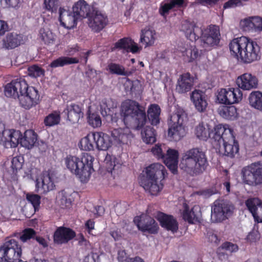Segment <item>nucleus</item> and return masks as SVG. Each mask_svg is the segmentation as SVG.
<instances>
[{"label":"nucleus","instance_id":"6e6552de","mask_svg":"<svg viewBox=\"0 0 262 262\" xmlns=\"http://www.w3.org/2000/svg\"><path fill=\"white\" fill-rule=\"evenodd\" d=\"M111 137L113 141L105 133L101 132H93V139L96 148L100 150H106L111 146L113 142L116 145L127 143L133 136L129 128L124 127L112 130Z\"/></svg>","mask_w":262,"mask_h":262},{"label":"nucleus","instance_id":"de8ad7c7","mask_svg":"<svg viewBox=\"0 0 262 262\" xmlns=\"http://www.w3.org/2000/svg\"><path fill=\"white\" fill-rule=\"evenodd\" d=\"M60 120V114L59 112L54 111L48 115L44 120L46 126H52L58 124Z\"/></svg>","mask_w":262,"mask_h":262},{"label":"nucleus","instance_id":"7ed1b4c3","mask_svg":"<svg viewBox=\"0 0 262 262\" xmlns=\"http://www.w3.org/2000/svg\"><path fill=\"white\" fill-rule=\"evenodd\" d=\"M205 151L201 148L195 147L185 151L181 159L180 168L190 176L203 173L208 166Z\"/></svg>","mask_w":262,"mask_h":262},{"label":"nucleus","instance_id":"20e7f679","mask_svg":"<svg viewBox=\"0 0 262 262\" xmlns=\"http://www.w3.org/2000/svg\"><path fill=\"white\" fill-rule=\"evenodd\" d=\"M213 146L219 148L221 154L233 158L238 153L239 146L233 135V131L228 125H217L213 134Z\"/></svg>","mask_w":262,"mask_h":262},{"label":"nucleus","instance_id":"9d476101","mask_svg":"<svg viewBox=\"0 0 262 262\" xmlns=\"http://www.w3.org/2000/svg\"><path fill=\"white\" fill-rule=\"evenodd\" d=\"M21 248L14 239L6 241L0 247V262H26L20 259Z\"/></svg>","mask_w":262,"mask_h":262},{"label":"nucleus","instance_id":"aec40b11","mask_svg":"<svg viewBox=\"0 0 262 262\" xmlns=\"http://www.w3.org/2000/svg\"><path fill=\"white\" fill-rule=\"evenodd\" d=\"M194 85V77L189 73L181 75L176 84V91L179 94H185L191 91Z\"/></svg>","mask_w":262,"mask_h":262},{"label":"nucleus","instance_id":"f257e3e1","mask_svg":"<svg viewBox=\"0 0 262 262\" xmlns=\"http://www.w3.org/2000/svg\"><path fill=\"white\" fill-rule=\"evenodd\" d=\"M5 94L8 97L18 98L20 104L29 109L37 103L39 100L38 91L33 86H29L22 78L13 80L5 88Z\"/></svg>","mask_w":262,"mask_h":262},{"label":"nucleus","instance_id":"774afa93","mask_svg":"<svg viewBox=\"0 0 262 262\" xmlns=\"http://www.w3.org/2000/svg\"><path fill=\"white\" fill-rule=\"evenodd\" d=\"M118 260L119 262H124V261L127 262V261H129V259H130V258L126 257V253L123 250L119 251L118 252Z\"/></svg>","mask_w":262,"mask_h":262},{"label":"nucleus","instance_id":"864d4df0","mask_svg":"<svg viewBox=\"0 0 262 262\" xmlns=\"http://www.w3.org/2000/svg\"><path fill=\"white\" fill-rule=\"evenodd\" d=\"M45 71L40 67L34 65L28 69V74L31 77L36 78L44 75Z\"/></svg>","mask_w":262,"mask_h":262},{"label":"nucleus","instance_id":"1a4fd4ad","mask_svg":"<svg viewBox=\"0 0 262 262\" xmlns=\"http://www.w3.org/2000/svg\"><path fill=\"white\" fill-rule=\"evenodd\" d=\"M186 118V114L184 110L175 106L168 123V136L173 140L179 141L185 136L186 131L183 123Z\"/></svg>","mask_w":262,"mask_h":262},{"label":"nucleus","instance_id":"a19ab883","mask_svg":"<svg viewBox=\"0 0 262 262\" xmlns=\"http://www.w3.org/2000/svg\"><path fill=\"white\" fill-rule=\"evenodd\" d=\"M141 134L142 139L145 143L152 144L156 142L155 130L151 126H145L142 129Z\"/></svg>","mask_w":262,"mask_h":262},{"label":"nucleus","instance_id":"f3484780","mask_svg":"<svg viewBox=\"0 0 262 262\" xmlns=\"http://www.w3.org/2000/svg\"><path fill=\"white\" fill-rule=\"evenodd\" d=\"M190 98L197 111L200 113L206 111L208 102L207 96L204 92L195 89L190 93Z\"/></svg>","mask_w":262,"mask_h":262},{"label":"nucleus","instance_id":"a18cd8bd","mask_svg":"<svg viewBox=\"0 0 262 262\" xmlns=\"http://www.w3.org/2000/svg\"><path fill=\"white\" fill-rule=\"evenodd\" d=\"M106 69L112 74L125 76H128L130 74V72L125 70L123 66L114 62L109 63L107 66Z\"/></svg>","mask_w":262,"mask_h":262},{"label":"nucleus","instance_id":"8fccbe9b","mask_svg":"<svg viewBox=\"0 0 262 262\" xmlns=\"http://www.w3.org/2000/svg\"><path fill=\"white\" fill-rule=\"evenodd\" d=\"M58 203L62 208H69L72 203V200L68 198L63 191L59 193L58 195Z\"/></svg>","mask_w":262,"mask_h":262},{"label":"nucleus","instance_id":"49530a36","mask_svg":"<svg viewBox=\"0 0 262 262\" xmlns=\"http://www.w3.org/2000/svg\"><path fill=\"white\" fill-rule=\"evenodd\" d=\"M183 56H186L187 57V60L189 62L192 61L196 59L199 56V53L197 49L192 45L190 46L189 48H183L180 49Z\"/></svg>","mask_w":262,"mask_h":262},{"label":"nucleus","instance_id":"5701e85b","mask_svg":"<svg viewBox=\"0 0 262 262\" xmlns=\"http://www.w3.org/2000/svg\"><path fill=\"white\" fill-rule=\"evenodd\" d=\"M236 83L239 89L250 91L257 88L258 80L255 76L247 73L239 76L236 80Z\"/></svg>","mask_w":262,"mask_h":262},{"label":"nucleus","instance_id":"b1692460","mask_svg":"<svg viewBox=\"0 0 262 262\" xmlns=\"http://www.w3.org/2000/svg\"><path fill=\"white\" fill-rule=\"evenodd\" d=\"M163 179H144L141 185L144 190L151 195H157L163 189V183L161 182Z\"/></svg>","mask_w":262,"mask_h":262},{"label":"nucleus","instance_id":"39448f33","mask_svg":"<svg viewBox=\"0 0 262 262\" xmlns=\"http://www.w3.org/2000/svg\"><path fill=\"white\" fill-rule=\"evenodd\" d=\"M120 113L126 126L139 129L146 122L145 108L135 100L127 99L122 102ZM125 127L129 128L128 126Z\"/></svg>","mask_w":262,"mask_h":262},{"label":"nucleus","instance_id":"3c124183","mask_svg":"<svg viewBox=\"0 0 262 262\" xmlns=\"http://www.w3.org/2000/svg\"><path fill=\"white\" fill-rule=\"evenodd\" d=\"M261 202V201L258 198H254L248 199L245 204L249 211L253 214V213H255V211H256Z\"/></svg>","mask_w":262,"mask_h":262},{"label":"nucleus","instance_id":"0e129e2a","mask_svg":"<svg viewBox=\"0 0 262 262\" xmlns=\"http://www.w3.org/2000/svg\"><path fill=\"white\" fill-rule=\"evenodd\" d=\"M44 8L51 12H53L56 9V6L55 0H44Z\"/></svg>","mask_w":262,"mask_h":262},{"label":"nucleus","instance_id":"ea45409f","mask_svg":"<svg viewBox=\"0 0 262 262\" xmlns=\"http://www.w3.org/2000/svg\"><path fill=\"white\" fill-rule=\"evenodd\" d=\"M250 105L260 112H262V93L259 91L251 92L249 96Z\"/></svg>","mask_w":262,"mask_h":262},{"label":"nucleus","instance_id":"bf43d9fd","mask_svg":"<svg viewBox=\"0 0 262 262\" xmlns=\"http://www.w3.org/2000/svg\"><path fill=\"white\" fill-rule=\"evenodd\" d=\"M221 248L230 252H235L238 250V247L236 244L230 242L224 243L222 244Z\"/></svg>","mask_w":262,"mask_h":262},{"label":"nucleus","instance_id":"4468645a","mask_svg":"<svg viewBox=\"0 0 262 262\" xmlns=\"http://www.w3.org/2000/svg\"><path fill=\"white\" fill-rule=\"evenodd\" d=\"M201 35L204 48L214 47L219 43L220 32L217 26L210 25L204 30H201Z\"/></svg>","mask_w":262,"mask_h":262},{"label":"nucleus","instance_id":"cd10ccee","mask_svg":"<svg viewBox=\"0 0 262 262\" xmlns=\"http://www.w3.org/2000/svg\"><path fill=\"white\" fill-rule=\"evenodd\" d=\"M59 13V21L62 26L71 28L77 25V21L79 19L76 17L73 12L72 13L64 8H60Z\"/></svg>","mask_w":262,"mask_h":262},{"label":"nucleus","instance_id":"0eeeda50","mask_svg":"<svg viewBox=\"0 0 262 262\" xmlns=\"http://www.w3.org/2000/svg\"><path fill=\"white\" fill-rule=\"evenodd\" d=\"M37 140V134L31 129L27 130L23 136L19 130L5 129L1 137V143L6 148L15 147L19 143L21 146L31 149Z\"/></svg>","mask_w":262,"mask_h":262},{"label":"nucleus","instance_id":"37998d69","mask_svg":"<svg viewBox=\"0 0 262 262\" xmlns=\"http://www.w3.org/2000/svg\"><path fill=\"white\" fill-rule=\"evenodd\" d=\"M79 62L77 58L62 56L53 60L50 64L52 68L63 67L66 65L77 63Z\"/></svg>","mask_w":262,"mask_h":262},{"label":"nucleus","instance_id":"412c9836","mask_svg":"<svg viewBox=\"0 0 262 262\" xmlns=\"http://www.w3.org/2000/svg\"><path fill=\"white\" fill-rule=\"evenodd\" d=\"M240 26L245 31L260 32L262 31V18L258 16L245 18L241 20Z\"/></svg>","mask_w":262,"mask_h":262},{"label":"nucleus","instance_id":"6ab92c4d","mask_svg":"<svg viewBox=\"0 0 262 262\" xmlns=\"http://www.w3.org/2000/svg\"><path fill=\"white\" fill-rule=\"evenodd\" d=\"M121 50L123 52H131L133 54L139 53L142 47L138 45L134 40L128 37H124L119 39L114 45L113 50Z\"/></svg>","mask_w":262,"mask_h":262},{"label":"nucleus","instance_id":"9b49d317","mask_svg":"<svg viewBox=\"0 0 262 262\" xmlns=\"http://www.w3.org/2000/svg\"><path fill=\"white\" fill-rule=\"evenodd\" d=\"M242 180L245 184L256 186L262 184V162H257L243 167Z\"/></svg>","mask_w":262,"mask_h":262},{"label":"nucleus","instance_id":"393cba45","mask_svg":"<svg viewBox=\"0 0 262 262\" xmlns=\"http://www.w3.org/2000/svg\"><path fill=\"white\" fill-rule=\"evenodd\" d=\"M75 236V232L71 229L60 227L56 229L54 233V239L55 242L57 244H66Z\"/></svg>","mask_w":262,"mask_h":262},{"label":"nucleus","instance_id":"c85d7f7f","mask_svg":"<svg viewBox=\"0 0 262 262\" xmlns=\"http://www.w3.org/2000/svg\"><path fill=\"white\" fill-rule=\"evenodd\" d=\"M157 219L160 223L161 226L172 232H176L178 229L177 221L171 215H168L162 212H158L156 215Z\"/></svg>","mask_w":262,"mask_h":262},{"label":"nucleus","instance_id":"c03bdc74","mask_svg":"<svg viewBox=\"0 0 262 262\" xmlns=\"http://www.w3.org/2000/svg\"><path fill=\"white\" fill-rule=\"evenodd\" d=\"M116 158L115 156L107 154L104 160V164L106 170L113 174V171L118 169L120 167L119 163L116 162Z\"/></svg>","mask_w":262,"mask_h":262},{"label":"nucleus","instance_id":"2eb2a0df","mask_svg":"<svg viewBox=\"0 0 262 262\" xmlns=\"http://www.w3.org/2000/svg\"><path fill=\"white\" fill-rule=\"evenodd\" d=\"M134 222L139 230L147 231L150 233H157L159 228L158 224L154 219L145 214L136 216L134 219Z\"/></svg>","mask_w":262,"mask_h":262},{"label":"nucleus","instance_id":"f704fd0d","mask_svg":"<svg viewBox=\"0 0 262 262\" xmlns=\"http://www.w3.org/2000/svg\"><path fill=\"white\" fill-rule=\"evenodd\" d=\"M156 40V32L154 30L149 28L142 30L140 34V42L147 47L153 45Z\"/></svg>","mask_w":262,"mask_h":262},{"label":"nucleus","instance_id":"69168bd1","mask_svg":"<svg viewBox=\"0 0 262 262\" xmlns=\"http://www.w3.org/2000/svg\"><path fill=\"white\" fill-rule=\"evenodd\" d=\"M79 51V47L77 45H74L72 46H69L66 51V52L68 55L72 56L73 55Z\"/></svg>","mask_w":262,"mask_h":262},{"label":"nucleus","instance_id":"ddd939ff","mask_svg":"<svg viewBox=\"0 0 262 262\" xmlns=\"http://www.w3.org/2000/svg\"><path fill=\"white\" fill-rule=\"evenodd\" d=\"M242 98L243 93L238 88L222 89L218 92L217 95V100L223 104L237 103Z\"/></svg>","mask_w":262,"mask_h":262},{"label":"nucleus","instance_id":"338daca9","mask_svg":"<svg viewBox=\"0 0 262 262\" xmlns=\"http://www.w3.org/2000/svg\"><path fill=\"white\" fill-rule=\"evenodd\" d=\"M216 193V191H214L212 189H209L201 190L198 192V194H199V195H202L206 198H208L210 196H211L212 194H214Z\"/></svg>","mask_w":262,"mask_h":262},{"label":"nucleus","instance_id":"79ce46f5","mask_svg":"<svg viewBox=\"0 0 262 262\" xmlns=\"http://www.w3.org/2000/svg\"><path fill=\"white\" fill-rule=\"evenodd\" d=\"M93 133L88 134L82 138L78 143V146L81 150L84 151H91L94 149L93 143Z\"/></svg>","mask_w":262,"mask_h":262},{"label":"nucleus","instance_id":"a878e982","mask_svg":"<svg viewBox=\"0 0 262 262\" xmlns=\"http://www.w3.org/2000/svg\"><path fill=\"white\" fill-rule=\"evenodd\" d=\"M217 127V125L214 126L213 129L211 130L207 124L200 123L195 127L194 134L198 138L204 141H206L209 138L213 144L214 143L213 134L215 133Z\"/></svg>","mask_w":262,"mask_h":262},{"label":"nucleus","instance_id":"052dcab7","mask_svg":"<svg viewBox=\"0 0 262 262\" xmlns=\"http://www.w3.org/2000/svg\"><path fill=\"white\" fill-rule=\"evenodd\" d=\"M20 3V0H1L2 6L5 8H16Z\"/></svg>","mask_w":262,"mask_h":262},{"label":"nucleus","instance_id":"f03ea898","mask_svg":"<svg viewBox=\"0 0 262 262\" xmlns=\"http://www.w3.org/2000/svg\"><path fill=\"white\" fill-rule=\"evenodd\" d=\"M229 47L231 54L244 63H250L260 58L259 45L256 41L246 37L242 36L232 39Z\"/></svg>","mask_w":262,"mask_h":262},{"label":"nucleus","instance_id":"7c9ffc66","mask_svg":"<svg viewBox=\"0 0 262 262\" xmlns=\"http://www.w3.org/2000/svg\"><path fill=\"white\" fill-rule=\"evenodd\" d=\"M23 36L15 33H9L3 39L2 47L7 50L14 49L22 43Z\"/></svg>","mask_w":262,"mask_h":262},{"label":"nucleus","instance_id":"dca6fc26","mask_svg":"<svg viewBox=\"0 0 262 262\" xmlns=\"http://www.w3.org/2000/svg\"><path fill=\"white\" fill-rule=\"evenodd\" d=\"M55 187L54 176L52 173L45 172L36 181V190L40 194H46Z\"/></svg>","mask_w":262,"mask_h":262},{"label":"nucleus","instance_id":"4be33fe9","mask_svg":"<svg viewBox=\"0 0 262 262\" xmlns=\"http://www.w3.org/2000/svg\"><path fill=\"white\" fill-rule=\"evenodd\" d=\"M106 16L100 11H96L89 17V26L94 31L99 32L107 24Z\"/></svg>","mask_w":262,"mask_h":262},{"label":"nucleus","instance_id":"4d7b16f0","mask_svg":"<svg viewBox=\"0 0 262 262\" xmlns=\"http://www.w3.org/2000/svg\"><path fill=\"white\" fill-rule=\"evenodd\" d=\"M258 226L255 225L253 230L248 234L247 239L250 242H256L260 239V234L258 230Z\"/></svg>","mask_w":262,"mask_h":262},{"label":"nucleus","instance_id":"5fc2aeb1","mask_svg":"<svg viewBox=\"0 0 262 262\" xmlns=\"http://www.w3.org/2000/svg\"><path fill=\"white\" fill-rule=\"evenodd\" d=\"M26 199L32 205L35 211L38 209L40 203V196L39 195L28 193L26 195Z\"/></svg>","mask_w":262,"mask_h":262},{"label":"nucleus","instance_id":"4c0bfd02","mask_svg":"<svg viewBox=\"0 0 262 262\" xmlns=\"http://www.w3.org/2000/svg\"><path fill=\"white\" fill-rule=\"evenodd\" d=\"M161 108L158 104H151L147 111V115L152 125H156L160 122Z\"/></svg>","mask_w":262,"mask_h":262},{"label":"nucleus","instance_id":"680f3d73","mask_svg":"<svg viewBox=\"0 0 262 262\" xmlns=\"http://www.w3.org/2000/svg\"><path fill=\"white\" fill-rule=\"evenodd\" d=\"M77 240L78 241V245L82 248L88 249L91 247L90 242L84 237L83 234H79L77 236Z\"/></svg>","mask_w":262,"mask_h":262},{"label":"nucleus","instance_id":"e2e57ef3","mask_svg":"<svg viewBox=\"0 0 262 262\" xmlns=\"http://www.w3.org/2000/svg\"><path fill=\"white\" fill-rule=\"evenodd\" d=\"M255 222L262 223V202L260 203V205L257 207L256 211H255V213L252 214Z\"/></svg>","mask_w":262,"mask_h":262},{"label":"nucleus","instance_id":"72a5a7b5","mask_svg":"<svg viewBox=\"0 0 262 262\" xmlns=\"http://www.w3.org/2000/svg\"><path fill=\"white\" fill-rule=\"evenodd\" d=\"M64 112L67 114L69 120L73 123L78 122L80 118L82 116L80 106L74 103L68 105Z\"/></svg>","mask_w":262,"mask_h":262},{"label":"nucleus","instance_id":"c756f323","mask_svg":"<svg viewBox=\"0 0 262 262\" xmlns=\"http://www.w3.org/2000/svg\"><path fill=\"white\" fill-rule=\"evenodd\" d=\"M145 179H164L165 170L164 166L159 163L150 164L145 169Z\"/></svg>","mask_w":262,"mask_h":262},{"label":"nucleus","instance_id":"2f4dec72","mask_svg":"<svg viewBox=\"0 0 262 262\" xmlns=\"http://www.w3.org/2000/svg\"><path fill=\"white\" fill-rule=\"evenodd\" d=\"M184 6V0L164 1L161 3L159 12L161 16L166 18L170 10L180 8Z\"/></svg>","mask_w":262,"mask_h":262},{"label":"nucleus","instance_id":"423d86ee","mask_svg":"<svg viewBox=\"0 0 262 262\" xmlns=\"http://www.w3.org/2000/svg\"><path fill=\"white\" fill-rule=\"evenodd\" d=\"M94 158L89 154L84 153L81 158L69 155L64 159L67 169L75 174L82 182H86L94 171Z\"/></svg>","mask_w":262,"mask_h":262},{"label":"nucleus","instance_id":"f8f14e48","mask_svg":"<svg viewBox=\"0 0 262 262\" xmlns=\"http://www.w3.org/2000/svg\"><path fill=\"white\" fill-rule=\"evenodd\" d=\"M234 206L228 201L219 200L214 201L211 206V219L212 222H221L233 213Z\"/></svg>","mask_w":262,"mask_h":262},{"label":"nucleus","instance_id":"09e8293b","mask_svg":"<svg viewBox=\"0 0 262 262\" xmlns=\"http://www.w3.org/2000/svg\"><path fill=\"white\" fill-rule=\"evenodd\" d=\"M88 122L93 127H98L101 125V120L99 115L97 113H91L90 108L88 111Z\"/></svg>","mask_w":262,"mask_h":262},{"label":"nucleus","instance_id":"bb28decb","mask_svg":"<svg viewBox=\"0 0 262 262\" xmlns=\"http://www.w3.org/2000/svg\"><path fill=\"white\" fill-rule=\"evenodd\" d=\"M178 158V150L168 148L166 150V154L162 158L165 164L174 174L177 172Z\"/></svg>","mask_w":262,"mask_h":262},{"label":"nucleus","instance_id":"13d9d810","mask_svg":"<svg viewBox=\"0 0 262 262\" xmlns=\"http://www.w3.org/2000/svg\"><path fill=\"white\" fill-rule=\"evenodd\" d=\"M12 168L16 170H19L22 168L24 163V158L23 157L16 156L13 158L12 161Z\"/></svg>","mask_w":262,"mask_h":262},{"label":"nucleus","instance_id":"603ef678","mask_svg":"<svg viewBox=\"0 0 262 262\" xmlns=\"http://www.w3.org/2000/svg\"><path fill=\"white\" fill-rule=\"evenodd\" d=\"M36 235L35 231L32 228H26L19 234V238L23 243L33 238Z\"/></svg>","mask_w":262,"mask_h":262},{"label":"nucleus","instance_id":"a211bd4d","mask_svg":"<svg viewBox=\"0 0 262 262\" xmlns=\"http://www.w3.org/2000/svg\"><path fill=\"white\" fill-rule=\"evenodd\" d=\"M180 31L183 32L187 38L192 42L196 41L200 37L201 29L195 25L194 23L187 20L181 23Z\"/></svg>","mask_w":262,"mask_h":262},{"label":"nucleus","instance_id":"c9c22d12","mask_svg":"<svg viewBox=\"0 0 262 262\" xmlns=\"http://www.w3.org/2000/svg\"><path fill=\"white\" fill-rule=\"evenodd\" d=\"M39 37L46 45L49 47L54 45L56 39V35L48 28L40 29Z\"/></svg>","mask_w":262,"mask_h":262},{"label":"nucleus","instance_id":"58836bf2","mask_svg":"<svg viewBox=\"0 0 262 262\" xmlns=\"http://www.w3.org/2000/svg\"><path fill=\"white\" fill-rule=\"evenodd\" d=\"M218 112L221 117L226 119L233 120L237 116L236 108L233 105L221 106L218 108Z\"/></svg>","mask_w":262,"mask_h":262},{"label":"nucleus","instance_id":"e433bc0d","mask_svg":"<svg viewBox=\"0 0 262 262\" xmlns=\"http://www.w3.org/2000/svg\"><path fill=\"white\" fill-rule=\"evenodd\" d=\"M184 210L182 213L183 219L190 224H193L198 221L199 212L195 213V210L199 209L198 207L194 206L191 210H189L186 203L183 204Z\"/></svg>","mask_w":262,"mask_h":262},{"label":"nucleus","instance_id":"6e6d98bb","mask_svg":"<svg viewBox=\"0 0 262 262\" xmlns=\"http://www.w3.org/2000/svg\"><path fill=\"white\" fill-rule=\"evenodd\" d=\"M165 148L164 145L156 144L151 148V151L157 159H162L164 157V149Z\"/></svg>","mask_w":262,"mask_h":262},{"label":"nucleus","instance_id":"473e14b6","mask_svg":"<svg viewBox=\"0 0 262 262\" xmlns=\"http://www.w3.org/2000/svg\"><path fill=\"white\" fill-rule=\"evenodd\" d=\"M73 12L78 19L85 18L90 13V8L84 0H79L73 6Z\"/></svg>","mask_w":262,"mask_h":262}]
</instances>
